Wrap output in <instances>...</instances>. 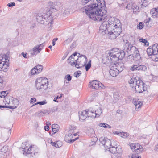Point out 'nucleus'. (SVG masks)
<instances>
[{"instance_id":"nucleus-63","label":"nucleus","mask_w":158,"mask_h":158,"mask_svg":"<svg viewBox=\"0 0 158 158\" xmlns=\"http://www.w3.org/2000/svg\"><path fill=\"white\" fill-rule=\"evenodd\" d=\"M62 97V95H61L60 96H57L56 98V99H57L58 98H60Z\"/></svg>"},{"instance_id":"nucleus-64","label":"nucleus","mask_w":158,"mask_h":158,"mask_svg":"<svg viewBox=\"0 0 158 158\" xmlns=\"http://www.w3.org/2000/svg\"><path fill=\"white\" fill-rule=\"evenodd\" d=\"M55 44V41L54 40H52V45L53 46H54Z\"/></svg>"},{"instance_id":"nucleus-32","label":"nucleus","mask_w":158,"mask_h":158,"mask_svg":"<svg viewBox=\"0 0 158 158\" xmlns=\"http://www.w3.org/2000/svg\"><path fill=\"white\" fill-rule=\"evenodd\" d=\"M140 42L144 43V45L146 46H148L149 45L148 42L146 40L143 38L140 39L139 40Z\"/></svg>"},{"instance_id":"nucleus-10","label":"nucleus","mask_w":158,"mask_h":158,"mask_svg":"<svg viewBox=\"0 0 158 158\" xmlns=\"http://www.w3.org/2000/svg\"><path fill=\"white\" fill-rule=\"evenodd\" d=\"M110 19H114L115 22L116 23V25H114V26L112 27V31L114 32L115 34H116V35H119L121 32V29L119 26L120 25V20L118 19H115L114 18H111Z\"/></svg>"},{"instance_id":"nucleus-62","label":"nucleus","mask_w":158,"mask_h":158,"mask_svg":"<svg viewBox=\"0 0 158 158\" xmlns=\"http://www.w3.org/2000/svg\"><path fill=\"white\" fill-rule=\"evenodd\" d=\"M51 125V123L49 122H47L46 123V126H49Z\"/></svg>"},{"instance_id":"nucleus-49","label":"nucleus","mask_w":158,"mask_h":158,"mask_svg":"<svg viewBox=\"0 0 158 158\" xmlns=\"http://www.w3.org/2000/svg\"><path fill=\"white\" fill-rule=\"evenodd\" d=\"M106 123H100L99 124V126L100 127H102L105 128Z\"/></svg>"},{"instance_id":"nucleus-36","label":"nucleus","mask_w":158,"mask_h":158,"mask_svg":"<svg viewBox=\"0 0 158 158\" xmlns=\"http://www.w3.org/2000/svg\"><path fill=\"white\" fill-rule=\"evenodd\" d=\"M138 64L132 66L130 68V70L132 71L138 70Z\"/></svg>"},{"instance_id":"nucleus-13","label":"nucleus","mask_w":158,"mask_h":158,"mask_svg":"<svg viewBox=\"0 0 158 158\" xmlns=\"http://www.w3.org/2000/svg\"><path fill=\"white\" fill-rule=\"evenodd\" d=\"M130 148L133 151H135L137 153L142 152L143 150L142 146L139 144H132Z\"/></svg>"},{"instance_id":"nucleus-48","label":"nucleus","mask_w":158,"mask_h":158,"mask_svg":"<svg viewBox=\"0 0 158 158\" xmlns=\"http://www.w3.org/2000/svg\"><path fill=\"white\" fill-rule=\"evenodd\" d=\"M36 99L35 98H31L30 100V103L33 104V103L35 102L36 101Z\"/></svg>"},{"instance_id":"nucleus-40","label":"nucleus","mask_w":158,"mask_h":158,"mask_svg":"<svg viewBox=\"0 0 158 158\" xmlns=\"http://www.w3.org/2000/svg\"><path fill=\"white\" fill-rule=\"evenodd\" d=\"M81 74V72L80 71H78L77 72H75L74 73V76L76 77H78Z\"/></svg>"},{"instance_id":"nucleus-28","label":"nucleus","mask_w":158,"mask_h":158,"mask_svg":"<svg viewBox=\"0 0 158 158\" xmlns=\"http://www.w3.org/2000/svg\"><path fill=\"white\" fill-rule=\"evenodd\" d=\"M129 158H141L140 156H139L137 154L132 153L129 156Z\"/></svg>"},{"instance_id":"nucleus-53","label":"nucleus","mask_w":158,"mask_h":158,"mask_svg":"<svg viewBox=\"0 0 158 158\" xmlns=\"http://www.w3.org/2000/svg\"><path fill=\"white\" fill-rule=\"evenodd\" d=\"M47 102L46 101H44L41 102H40V105H44L46 104Z\"/></svg>"},{"instance_id":"nucleus-33","label":"nucleus","mask_w":158,"mask_h":158,"mask_svg":"<svg viewBox=\"0 0 158 158\" xmlns=\"http://www.w3.org/2000/svg\"><path fill=\"white\" fill-rule=\"evenodd\" d=\"M119 134H120V136L124 138H127L129 135L128 133L126 132H121V133Z\"/></svg>"},{"instance_id":"nucleus-55","label":"nucleus","mask_w":158,"mask_h":158,"mask_svg":"<svg viewBox=\"0 0 158 158\" xmlns=\"http://www.w3.org/2000/svg\"><path fill=\"white\" fill-rule=\"evenodd\" d=\"M154 150L158 152V144L155 145L154 148Z\"/></svg>"},{"instance_id":"nucleus-59","label":"nucleus","mask_w":158,"mask_h":158,"mask_svg":"<svg viewBox=\"0 0 158 158\" xmlns=\"http://www.w3.org/2000/svg\"><path fill=\"white\" fill-rule=\"evenodd\" d=\"M76 43H73V45L71 46V48H74L75 47Z\"/></svg>"},{"instance_id":"nucleus-43","label":"nucleus","mask_w":158,"mask_h":158,"mask_svg":"<svg viewBox=\"0 0 158 158\" xmlns=\"http://www.w3.org/2000/svg\"><path fill=\"white\" fill-rule=\"evenodd\" d=\"M8 148L6 146H4L1 149V151L4 153H5L7 151Z\"/></svg>"},{"instance_id":"nucleus-61","label":"nucleus","mask_w":158,"mask_h":158,"mask_svg":"<svg viewBox=\"0 0 158 158\" xmlns=\"http://www.w3.org/2000/svg\"><path fill=\"white\" fill-rule=\"evenodd\" d=\"M77 53L75 52V53H73V54L71 56L74 57L76 58V56H77Z\"/></svg>"},{"instance_id":"nucleus-26","label":"nucleus","mask_w":158,"mask_h":158,"mask_svg":"<svg viewBox=\"0 0 158 158\" xmlns=\"http://www.w3.org/2000/svg\"><path fill=\"white\" fill-rule=\"evenodd\" d=\"M46 113H48V114H49L48 111L45 110H44L43 111L40 110L36 112L35 113V114L37 116L40 117L43 116L44 114H45Z\"/></svg>"},{"instance_id":"nucleus-9","label":"nucleus","mask_w":158,"mask_h":158,"mask_svg":"<svg viewBox=\"0 0 158 158\" xmlns=\"http://www.w3.org/2000/svg\"><path fill=\"white\" fill-rule=\"evenodd\" d=\"M126 45L127 46L126 51L129 54V55L131 54L134 55L136 57L139 56V52L135 46L129 43H127Z\"/></svg>"},{"instance_id":"nucleus-57","label":"nucleus","mask_w":158,"mask_h":158,"mask_svg":"<svg viewBox=\"0 0 158 158\" xmlns=\"http://www.w3.org/2000/svg\"><path fill=\"white\" fill-rule=\"evenodd\" d=\"M121 132H118V131H116L115 132H114V134H116L117 135H118L119 136L120 135V134L119 133H121Z\"/></svg>"},{"instance_id":"nucleus-45","label":"nucleus","mask_w":158,"mask_h":158,"mask_svg":"<svg viewBox=\"0 0 158 158\" xmlns=\"http://www.w3.org/2000/svg\"><path fill=\"white\" fill-rule=\"evenodd\" d=\"M139 27V29H142L143 27V23L142 22H140L139 24V25L138 26Z\"/></svg>"},{"instance_id":"nucleus-22","label":"nucleus","mask_w":158,"mask_h":158,"mask_svg":"<svg viewBox=\"0 0 158 158\" xmlns=\"http://www.w3.org/2000/svg\"><path fill=\"white\" fill-rule=\"evenodd\" d=\"M150 13L152 15V16L156 18L158 17V8L152 9L151 10Z\"/></svg>"},{"instance_id":"nucleus-29","label":"nucleus","mask_w":158,"mask_h":158,"mask_svg":"<svg viewBox=\"0 0 158 158\" xmlns=\"http://www.w3.org/2000/svg\"><path fill=\"white\" fill-rule=\"evenodd\" d=\"M38 71L36 70V69H35V67H34L30 71V73L31 75H34L35 74H39V73H37Z\"/></svg>"},{"instance_id":"nucleus-37","label":"nucleus","mask_w":158,"mask_h":158,"mask_svg":"<svg viewBox=\"0 0 158 158\" xmlns=\"http://www.w3.org/2000/svg\"><path fill=\"white\" fill-rule=\"evenodd\" d=\"M133 11L134 12L136 13L139 11V9L138 7L136 5L133 6L132 7Z\"/></svg>"},{"instance_id":"nucleus-31","label":"nucleus","mask_w":158,"mask_h":158,"mask_svg":"<svg viewBox=\"0 0 158 158\" xmlns=\"http://www.w3.org/2000/svg\"><path fill=\"white\" fill-rule=\"evenodd\" d=\"M35 69H36V70L38 71L37 73H40L43 69V66L41 65H38L37 66L35 67Z\"/></svg>"},{"instance_id":"nucleus-6","label":"nucleus","mask_w":158,"mask_h":158,"mask_svg":"<svg viewBox=\"0 0 158 158\" xmlns=\"http://www.w3.org/2000/svg\"><path fill=\"white\" fill-rule=\"evenodd\" d=\"M52 17L48 16L46 14H38L36 16L37 20L38 22L47 26L48 30H50L52 27Z\"/></svg>"},{"instance_id":"nucleus-38","label":"nucleus","mask_w":158,"mask_h":158,"mask_svg":"<svg viewBox=\"0 0 158 158\" xmlns=\"http://www.w3.org/2000/svg\"><path fill=\"white\" fill-rule=\"evenodd\" d=\"M7 94L5 91H2L0 92V97L4 98L5 97L7 96Z\"/></svg>"},{"instance_id":"nucleus-8","label":"nucleus","mask_w":158,"mask_h":158,"mask_svg":"<svg viewBox=\"0 0 158 158\" xmlns=\"http://www.w3.org/2000/svg\"><path fill=\"white\" fill-rule=\"evenodd\" d=\"M146 52L148 56L155 62L158 61V44H155L151 48H148Z\"/></svg>"},{"instance_id":"nucleus-39","label":"nucleus","mask_w":158,"mask_h":158,"mask_svg":"<svg viewBox=\"0 0 158 158\" xmlns=\"http://www.w3.org/2000/svg\"><path fill=\"white\" fill-rule=\"evenodd\" d=\"M151 20V19L150 18H149L148 19H146L144 21V22L146 25V26L148 27H150L151 26L149 25V23L150 21Z\"/></svg>"},{"instance_id":"nucleus-34","label":"nucleus","mask_w":158,"mask_h":158,"mask_svg":"<svg viewBox=\"0 0 158 158\" xmlns=\"http://www.w3.org/2000/svg\"><path fill=\"white\" fill-rule=\"evenodd\" d=\"M103 62H104V64H107L109 63V62H110L111 60H110L108 57H104L102 59Z\"/></svg>"},{"instance_id":"nucleus-25","label":"nucleus","mask_w":158,"mask_h":158,"mask_svg":"<svg viewBox=\"0 0 158 158\" xmlns=\"http://www.w3.org/2000/svg\"><path fill=\"white\" fill-rule=\"evenodd\" d=\"M94 112L96 114L95 117H98L102 114V111L101 108L98 107L97 110L94 111Z\"/></svg>"},{"instance_id":"nucleus-18","label":"nucleus","mask_w":158,"mask_h":158,"mask_svg":"<svg viewBox=\"0 0 158 158\" xmlns=\"http://www.w3.org/2000/svg\"><path fill=\"white\" fill-rule=\"evenodd\" d=\"M8 64V63H5L4 62L3 63L0 62V71L6 72L9 67Z\"/></svg>"},{"instance_id":"nucleus-14","label":"nucleus","mask_w":158,"mask_h":158,"mask_svg":"<svg viewBox=\"0 0 158 158\" xmlns=\"http://www.w3.org/2000/svg\"><path fill=\"white\" fill-rule=\"evenodd\" d=\"M24 151L23 152V154L24 155H27L28 157L33 156L35 154L34 152H31L32 150H33V148L31 146L29 148L27 147H26L24 148Z\"/></svg>"},{"instance_id":"nucleus-21","label":"nucleus","mask_w":158,"mask_h":158,"mask_svg":"<svg viewBox=\"0 0 158 158\" xmlns=\"http://www.w3.org/2000/svg\"><path fill=\"white\" fill-rule=\"evenodd\" d=\"M133 104L135 106V110H138V109L141 107L142 103L140 101H137L136 99H133Z\"/></svg>"},{"instance_id":"nucleus-60","label":"nucleus","mask_w":158,"mask_h":158,"mask_svg":"<svg viewBox=\"0 0 158 158\" xmlns=\"http://www.w3.org/2000/svg\"><path fill=\"white\" fill-rule=\"evenodd\" d=\"M1 108H8L7 106H2L0 105V109Z\"/></svg>"},{"instance_id":"nucleus-20","label":"nucleus","mask_w":158,"mask_h":158,"mask_svg":"<svg viewBox=\"0 0 158 158\" xmlns=\"http://www.w3.org/2000/svg\"><path fill=\"white\" fill-rule=\"evenodd\" d=\"M12 104L14 105L13 106H8L9 108L14 109L16 108L19 103V101L16 98L13 99L12 101Z\"/></svg>"},{"instance_id":"nucleus-46","label":"nucleus","mask_w":158,"mask_h":158,"mask_svg":"<svg viewBox=\"0 0 158 158\" xmlns=\"http://www.w3.org/2000/svg\"><path fill=\"white\" fill-rule=\"evenodd\" d=\"M15 5V4L14 2H11V3H8L7 6L9 7H11L12 6H14Z\"/></svg>"},{"instance_id":"nucleus-52","label":"nucleus","mask_w":158,"mask_h":158,"mask_svg":"<svg viewBox=\"0 0 158 158\" xmlns=\"http://www.w3.org/2000/svg\"><path fill=\"white\" fill-rule=\"evenodd\" d=\"M2 80L1 77V76H0V87H2L3 86V84H2Z\"/></svg>"},{"instance_id":"nucleus-19","label":"nucleus","mask_w":158,"mask_h":158,"mask_svg":"<svg viewBox=\"0 0 158 158\" xmlns=\"http://www.w3.org/2000/svg\"><path fill=\"white\" fill-rule=\"evenodd\" d=\"M41 50L42 48H39L36 45L33 48L32 50L30 51V53L31 55L33 56L35 54V53H40Z\"/></svg>"},{"instance_id":"nucleus-54","label":"nucleus","mask_w":158,"mask_h":158,"mask_svg":"<svg viewBox=\"0 0 158 158\" xmlns=\"http://www.w3.org/2000/svg\"><path fill=\"white\" fill-rule=\"evenodd\" d=\"M50 143L52 146L55 147V145L56 144V142H53L51 140Z\"/></svg>"},{"instance_id":"nucleus-4","label":"nucleus","mask_w":158,"mask_h":158,"mask_svg":"<svg viewBox=\"0 0 158 158\" xmlns=\"http://www.w3.org/2000/svg\"><path fill=\"white\" fill-rule=\"evenodd\" d=\"M129 83L131 85L130 86L133 91L136 93H141L147 89L143 82L135 77L131 78L129 81Z\"/></svg>"},{"instance_id":"nucleus-17","label":"nucleus","mask_w":158,"mask_h":158,"mask_svg":"<svg viewBox=\"0 0 158 158\" xmlns=\"http://www.w3.org/2000/svg\"><path fill=\"white\" fill-rule=\"evenodd\" d=\"M9 57L6 55H0V62L8 63V61H9Z\"/></svg>"},{"instance_id":"nucleus-7","label":"nucleus","mask_w":158,"mask_h":158,"mask_svg":"<svg viewBox=\"0 0 158 158\" xmlns=\"http://www.w3.org/2000/svg\"><path fill=\"white\" fill-rule=\"evenodd\" d=\"M48 84V81L46 78L40 77L36 80L35 86L37 90L47 89Z\"/></svg>"},{"instance_id":"nucleus-30","label":"nucleus","mask_w":158,"mask_h":158,"mask_svg":"<svg viewBox=\"0 0 158 158\" xmlns=\"http://www.w3.org/2000/svg\"><path fill=\"white\" fill-rule=\"evenodd\" d=\"M142 3L141 4L142 8H144V7H146L148 5V2L146 0H143L141 1Z\"/></svg>"},{"instance_id":"nucleus-1","label":"nucleus","mask_w":158,"mask_h":158,"mask_svg":"<svg viewBox=\"0 0 158 158\" xmlns=\"http://www.w3.org/2000/svg\"><path fill=\"white\" fill-rule=\"evenodd\" d=\"M101 4L100 2L97 4L95 2L88 7H84V9L85 10L86 14L92 20L103 21L100 27V30L104 31L105 33L108 32L109 38L111 40H114L118 36L112 31V27H114V25H116L115 20L114 19H110L108 22L106 21L107 20V16L106 15L107 11L105 9V7L100 6Z\"/></svg>"},{"instance_id":"nucleus-58","label":"nucleus","mask_w":158,"mask_h":158,"mask_svg":"<svg viewBox=\"0 0 158 158\" xmlns=\"http://www.w3.org/2000/svg\"><path fill=\"white\" fill-rule=\"evenodd\" d=\"M44 129L45 131H48L49 130V127L48 126H46L44 127Z\"/></svg>"},{"instance_id":"nucleus-24","label":"nucleus","mask_w":158,"mask_h":158,"mask_svg":"<svg viewBox=\"0 0 158 158\" xmlns=\"http://www.w3.org/2000/svg\"><path fill=\"white\" fill-rule=\"evenodd\" d=\"M52 131L54 133L57 132L59 129V127L57 124H53L52 125Z\"/></svg>"},{"instance_id":"nucleus-5","label":"nucleus","mask_w":158,"mask_h":158,"mask_svg":"<svg viewBox=\"0 0 158 158\" xmlns=\"http://www.w3.org/2000/svg\"><path fill=\"white\" fill-rule=\"evenodd\" d=\"M125 55L123 51L117 48H114L112 49L109 53L111 62H114L115 65H116L115 62L117 63L119 60H122L124 57Z\"/></svg>"},{"instance_id":"nucleus-47","label":"nucleus","mask_w":158,"mask_h":158,"mask_svg":"<svg viewBox=\"0 0 158 158\" xmlns=\"http://www.w3.org/2000/svg\"><path fill=\"white\" fill-rule=\"evenodd\" d=\"M57 146H58V148L61 147L62 145V142L60 141H57Z\"/></svg>"},{"instance_id":"nucleus-42","label":"nucleus","mask_w":158,"mask_h":158,"mask_svg":"<svg viewBox=\"0 0 158 158\" xmlns=\"http://www.w3.org/2000/svg\"><path fill=\"white\" fill-rule=\"evenodd\" d=\"M114 153L116 154L117 155H115L113 156L112 158H121V156H120V155L121 153L120 154H119L118 153Z\"/></svg>"},{"instance_id":"nucleus-2","label":"nucleus","mask_w":158,"mask_h":158,"mask_svg":"<svg viewBox=\"0 0 158 158\" xmlns=\"http://www.w3.org/2000/svg\"><path fill=\"white\" fill-rule=\"evenodd\" d=\"M99 140L101 143L105 148L109 149V151L112 153H118L120 154L122 152L121 148L117 146L116 142L114 140H110L106 137L101 138Z\"/></svg>"},{"instance_id":"nucleus-23","label":"nucleus","mask_w":158,"mask_h":158,"mask_svg":"<svg viewBox=\"0 0 158 158\" xmlns=\"http://www.w3.org/2000/svg\"><path fill=\"white\" fill-rule=\"evenodd\" d=\"M86 110L88 118H89V117L91 118H97L95 117V116H96V114L95 113L94 111H92V110Z\"/></svg>"},{"instance_id":"nucleus-15","label":"nucleus","mask_w":158,"mask_h":158,"mask_svg":"<svg viewBox=\"0 0 158 158\" xmlns=\"http://www.w3.org/2000/svg\"><path fill=\"white\" fill-rule=\"evenodd\" d=\"M73 138L72 134L71 133H69L68 135H66L64 140L67 142L71 143L78 139V137H76L73 139Z\"/></svg>"},{"instance_id":"nucleus-12","label":"nucleus","mask_w":158,"mask_h":158,"mask_svg":"<svg viewBox=\"0 0 158 158\" xmlns=\"http://www.w3.org/2000/svg\"><path fill=\"white\" fill-rule=\"evenodd\" d=\"M115 66L117 67V68H115L114 66H112L109 71L110 75L113 77L118 75L119 72L122 71L121 69H119L118 64L117 63L116 65Z\"/></svg>"},{"instance_id":"nucleus-56","label":"nucleus","mask_w":158,"mask_h":158,"mask_svg":"<svg viewBox=\"0 0 158 158\" xmlns=\"http://www.w3.org/2000/svg\"><path fill=\"white\" fill-rule=\"evenodd\" d=\"M111 128V126L108 125L106 123V127L105 128Z\"/></svg>"},{"instance_id":"nucleus-41","label":"nucleus","mask_w":158,"mask_h":158,"mask_svg":"<svg viewBox=\"0 0 158 158\" xmlns=\"http://www.w3.org/2000/svg\"><path fill=\"white\" fill-rule=\"evenodd\" d=\"M65 79L67 80L68 81H70L72 79V77L69 74H67L65 77Z\"/></svg>"},{"instance_id":"nucleus-3","label":"nucleus","mask_w":158,"mask_h":158,"mask_svg":"<svg viewBox=\"0 0 158 158\" xmlns=\"http://www.w3.org/2000/svg\"><path fill=\"white\" fill-rule=\"evenodd\" d=\"M79 57L77 58L71 56L68 59V62L70 64L71 66L75 65L77 68H81L85 65L87 62V59L86 56L80 53Z\"/></svg>"},{"instance_id":"nucleus-16","label":"nucleus","mask_w":158,"mask_h":158,"mask_svg":"<svg viewBox=\"0 0 158 158\" xmlns=\"http://www.w3.org/2000/svg\"><path fill=\"white\" fill-rule=\"evenodd\" d=\"M79 119L80 121H83L88 117L87 110H83L81 112L79 115Z\"/></svg>"},{"instance_id":"nucleus-11","label":"nucleus","mask_w":158,"mask_h":158,"mask_svg":"<svg viewBox=\"0 0 158 158\" xmlns=\"http://www.w3.org/2000/svg\"><path fill=\"white\" fill-rule=\"evenodd\" d=\"M90 87L94 89H100L104 86L102 84L97 81H93L89 84Z\"/></svg>"},{"instance_id":"nucleus-44","label":"nucleus","mask_w":158,"mask_h":158,"mask_svg":"<svg viewBox=\"0 0 158 158\" xmlns=\"http://www.w3.org/2000/svg\"><path fill=\"white\" fill-rule=\"evenodd\" d=\"M72 40L71 39L68 38L64 42V44H68L70 43L71 41Z\"/></svg>"},{"instance_id":"nucleus-27","label":"nucleus","mask_w":158,"mask_h":158,"mask_svg":"<svg viewBox=\"0 0 158 158\" xmlns=\"http://www.w3.org/2000/svg\"><path fill=\"white\" fill-rule=\"evenodd\" d=\"M138 70H141L143 71H145L146 70L147 67H146L143 65L138 64Z\"/></svg>"},{"instance_id":"nucleus-51","label":"nucleus","mask_w":158,"mask_h":158,"mask_svg":"<svg viewBox=\"0 0 158 158\" xmlns=\"http://www.w3.org/2000/svg\"><path fill=\"white\" fill-rule=\"evenodd\" d=\"M21 55L25 58H27V53H24V52H22L21 53Z\"/></svg>"},{"instance_id":"nucleus-35","label":"nucleus","mask_w":158,"mask_h":158,"mask_svg":"<svg viewBox=\"0 0 158 158\" xmlns=\"http://www.w3.org/2000/svg\"><path fill=\"white\" fill-rule=\"evenodd\" d=\"M85 66V69L86 71H88L91 66V60L89 61L87 64H85L84 66Z\"/></svg>"},{"instance_id":"nucleus-50","label":"nucleus","mask_w":158,"mask_h":158,"mask_svg":"<svg viewBox=\"0 0 158 158\" xmlns=\"http://www.w3.org/2000/svg\"><path fill=\"white\" fill-rule=\"evenodd\" d=\"M45 44V43H43L40 44V45H37V47H39V48H42V49L43 47L44 46Z\"/></svg>"}]
</instances>
